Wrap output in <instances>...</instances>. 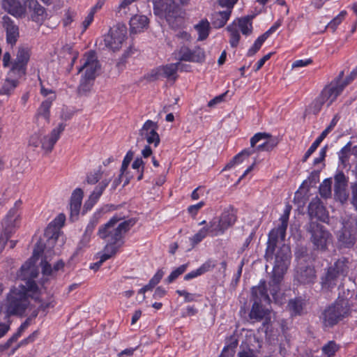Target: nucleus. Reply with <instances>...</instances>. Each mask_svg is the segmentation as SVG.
Listing matches in <instances>:
<instances>
[{
	"label": "nucleus",
	"mask_w": 357,
	"mask_h": 357,
	"mask_svg": "<svg viewBox=\"0 0 357 357\" xmlns=\"http://www.w3.org/2000/svg\"><path fill=\"white\" fill-rule=\"evenodd\" d=\"M60 236L59 228L52 224L48 225L44 231L43 237L40 238L35 245L33 251V256L38 258L45 251L46 253L54 252V248Z\"/></svg>",
	"instance_id": "obj_7"
},
{
	"label": "nucleus",
	"mask_w": 357,
	"mask_h": 357,
	"mask_svg": "<svg viewBox=\"0 0 357 357\" xmlns=\"http://www.w3.org/2000/svg\"><path fill=\"white\" fill-rule=\"evenodd\" d=\"M29 305V300L24 290L14 287L7 295L5 303L6 317L22 316Z\"/></svg>",
	"instance_id": "obj_5"
},
{
	"label": "nucleus",
	"mask_w": 357,
	"mask_h": 357,
	"mask_svg": "<svg viewBox=\"0 0 357 357\" xmlns=\"http://www.w3.org/2000/svg\"><path fill=\"white\" fill-rule=\"evenodd\" d=\"M290 259L291 250L289 247L285 244H283L275 254L273 253V275L269 282V291L273 298H275V296L280 290V284L290 264Z\"/></svg>",
	"instance_id": "obj_2"
},
{
	"label": "nucleus",
	"mask_w": 357,
	"mask_h": 357,
	"mask_svg": "<svg viewBox=\"0 0 357 357\" xmlns=\"http://www.w3.org/2000/svg\"><path fill=\"white\" fill-rule=\"evenodd\" d=\"M216 266V262L214 260L208 259L206 262H204L201 266L198 268L190 271L187 273L184 276V280L188 281L192 280L198 276H200L212 269H213Z\"/></svg>",
	"instance_id": "obj_29"
},
{
	"label": "nucleus",
	"mask_w": 357,
	"mask_h": 357,
	"mask_svg": "<svg viewBox=\"0 0 357 357\" xmlns=\"http://www.w3.org/2000/svg\"><path fill=\"white\" fill-rule=\"evenodd\" d=\"M351 152V144L348 143L346 144L338 153L339 160L344 167H346L349 164V158Z\"/></svg>",
	"instance_id": "obj_45"
},
{
	"label": "nucleus",
	"mask_w": 357,
	"mask_h": 357,
	"mask_svg": "<svg viewBox=\"0 0 357 357\" xmlns=\"http://www.w3.org/2000/svg\"><path fill=\"white\" fill-rule=\"evenodd\" d=\"M347 179L342 172L335 176L334 191L335 197L342 202L347 201L349 194L347 190Z\"/></svg>",
	"instance_id": "obj_24"
},
{
	"label": "nucleus",
	"mask_w": 357,
	"mask_h": 357,
	"mask_svg": "<svg viewBox=\"0 0 357 357\" xmlns=\"http://www.w3.org/2000/svg\"><path fill=\"white\" fill-rule=\"evenodd\" d=\"M307 213L311 220L317 218L322 222H326L328 219V213L317 197L313 198L310 202Z\"/></svg>",
	"instance_id": "obj_22"
},
{
	"label": "nucleus",
	"mask_w": 357,
	"mask_h": 357,
	"mask_svg": "<svg viewBox=\"0 0 357 357\" xmlns=\"http://www.w3.org/2000/svg\"><path fill=\"white\" fill-rule=\"evenodd\" d=\"M338 347L333 341H330L327 344L324 345L322 348L323 352L328 357L333 356L337 351Z\"/></svg>",
	"instance_id": "obj_61"
},
{
	"label": "nucleus",
	"mask_w": 357,
	"mask_h": 357,
	"mask_svg": "<svg viewBox=\"0 0 357 357\" xmlns=\"http://www.w3.org/2000/svg\"><path fill=\"white\" fill-rule=\"evenodd\" d=\"M343 227L337 234L338 243L342 247L351 248L357 239V222L355 218L344 220Z\"/></svg>",
	"instance_id": "obj_10"
},
{
	"label": "nucleus",
	"mask_w": 357,
	"mask_h": 357,
	"mask_svg": "<svg viewBox=\"0 0 357 357\" xmlns=\"http://www.w3.org/2000/svg\"><path fill=\"white\" fill-rule=\"evenodd\" d=\"M91 236L83 234L80 241L77 244L76 248V254H79L82 250L89 246V242L91 241Z\"/></svg>",
	"instance_id": "obj_63"
},
{
	"label": "nucleus",
	"mask_w": 357,
	"mask_h": 357,
	"mask_svg": "<svg viewBox=\"0 0 357 357\" xmlns=\"http://www.w3.org/2000/svg\"><path fill=\"white\" fill-rule=\"evenodd\" d=\"M93 80L87 79L85 77H82L80 83L78 86V91L79 93H86L91 91V89L93 84Z\"/></svg>",
	"instance_id": "obj_52"
},
{
	"label": "nucleus",
	"mask_w": 357,
	"mask_h": 357,
	"mask_svg": "<svg viewBox=\"0 0 357 357\" xmlns=\"http://www.w3.org/2000/svg\"><path fill=\"white\" fill-rule=\"evenodd\" d=\"M305 303L303 299L296 298L291 299L288 303V309L293 315H300L303 310Z\"/></svg>",
	"instance_id": "obj_37"
},
{
	"label": "nucleus",
	"mask_w": 357,
	"mask_h": 357,
	"mask_svg": "<svg viewBox=\"0 0 357 357\" xmlns=\"http://www.w3.org/2000/svg\"><path fill=\"white\" fill-rule=\"evenodd\" d=\"M278 144L276 137L266 132H257L250 139V146L255 151H270Z\"/></svg>",
	"instance_id": "obj_13"
},
{
	"label": "nucleus",
	"mask_w": 357,
	"mask_h": 357,
	"mask_svg": "<svg viewBox=\"0 0 357 357\" xmlns=\"http://www.w3.org/2000/svg\"><path fill=\"white\" fill-rule=\"evenodd\" d=\"M30 13L29 19L38 25H42L47 19V12L45 7L41 6L38 1L27 6Z\"/></svg>",
	"instance_id": "obj_25"
},
{
	"label": "nucleus",
	"mask_w": 357,
	"mask_h": 357,
	"mask_svg": "<svg viewBox=\"0 0 357 357\" xmlns=\"http://www.w3.org/2000/svg\"><path fill=\"white\" fill-rule=\"evenodd\" d=\"M252 294L255 298V301H257L259 303L264 301L269 303L271 301L264 280H261L258 286L252 288Z\"/></svg>",
	"instance_id": "obj_30"
},
{
	"label": "nucleus",
	"mask_w": 357,
	"mask_h": 357,
	"mask_svg": "<svg viewBox=\"0 0 357 357\" xmlns=\"http://www.w3.org/2000/svg\"><path fill=\"white\" fill-rule=\"evenodd\" d=\"M160 77H161L160 66L152 69L149 73L145 74L143 77L144 79L149 82L156 81Z\"/></svg>",
	"instance_id": "obj_55"
},
{
	"label": "nucleus",
	"mask_w": 357,
	"mask_h": 357,
	"mask_svg": "<svg viewBox=\"0 0 357 357\" xmlns=\"http://www.w3.org/2000/svg\"><path fill=\"white\" fill-rule=\"evenodd\" d=\"M149 18L145 15H136L130 20V30L131 33H138L144 31L148 27Z\"/></svg>",
	"instance_id": "obj_28"
},
{
	"label": "nucleus",
	"mask_w": 357,
	"mask_h": 357,
	"mask_svg": "<svg viewBox=\"0 0 357 357\" xmlns=\"http://www.w3.org/2000/svg\"><path fill=\"white\" fill-rule=\"evenodd\" d=\"M270 314L271 312L268 309L264 307L261 303L255 301L249 317L250 319H254L256 321H260L264 319L267 322L271 319Z\"/></svg>",
	"instance_id": "obj_27"
},
{
	"label": "nucleus",
	"mask_w": 357,
	"mask_h": 357,
	"mask_svg": "<svg viewBox=\"0 0 357 357\" xmlns=\"http://www.w3.org/2000/svg\"><path fill=\"white\" fill-rule=\"evenodd\" d=\"M211 22L214 28L223 27V11L213 13L211 15Z\"/></svg>",
	"instance_id": "obj_51"
},
{
	"label": "nucleus",
	"mask_w": 357,
	"mask_h": 357,
	"mask_svg": "<svg viewBox=\"0 0 357 357\" xmlns=\"http://www.w3.org/2000/svg\"><path fill=\"white\" fill-rule=\"evenodd\" d=\"M100 68V64L93 51L89 52L86 55L83 64L78 68V73L85 70L82 77L94 81L96 71Z\"/></svg>",
	"instance_id": "obj_15"
},
{
	"label": "nucleus",
	"mask_w": 357,
	"mask_h": 357,
	"mask_svg": "<svg viewBox=\"0 0 357 357\" xmlns=\"http://www.w3.org/2000/svg\"><path fill=\"white\" fill-rule=\"evenodd\" d=\"M306 229L310 235V240L314 249L321 251L326 250L333 238L329 231L324 225L312 220L307 225Z\"/></svg>",
	"instance_id": "obj_6"
},
{
	"label": "nucleus",
	"mask_w": 357,
	"mask_h": 357,
	"mask_svg": "<svg viewBox=\"0 0 357 357\" xmlns=\"http://www.w3.org/2000/svg\"><path fill=\"white\" fill-rule=\"evenodd\" d=\"M285 235L286 231L282 230V229L278 227L270 231L264 256L267 261L273 260V252H275L277 244L280 239L281 241L284 240Z\"/></svg>",
	"instance_id": "obj_17"
},
{
	"label": "nucleus",
	"mask_w": 357,
	"mask_h": 357,
	"mask_svg": "<svg viewBox=\"0 0 357 357\" xmlns=\"http://www.w3.org/2000/svg\"><path fill=\"white\" fill-rule=\"evenodd\" d=\"M189 266V263L183 264L174 270H173L169 275L165 279V282L171 284L175 281L180 275L183 274Z\"/></svg>",
	"instance_id": "obj_40"
},
{
	"label": "nucleus",
	"mask_w": 357,
	"mask_h": 357,
	"mask_svg": "<svg viewBox=\"0 0 357 357\" xmlns=\"http://www.w3.org/2000/svg\"><path fill=\"white\" fill-rule=\"evenodd\" d=\"M31 52L28 47H20L16 58L12 62L8 75L16 77H23L26 75L27 65L30 60Z\"/></svg>",
	"instance_id": "obj_11"
},
{
	"label": "nucleus",
	"mask_w": 357,
	"mask_h": 357,
	"mask_svg": "<svg viewBox=\"0 0 357 357\" xmlns=\"http://www.w3.org/2000/svg\"><path fill=\"white\" fill-rule=\"evenodd\" d=\"M350 312L351 307L349 300L338 298L323 311L321 319L324 326L331 327L348 317Z\"/></svg>",
	"instance_id": "obj_4"
},
{
	"label": "nucleus",
	"mask_w": 357,
	"mask_h": 357,
	"mask_svg": "<svg viewBox=\"0 0 357 357\" xmlns=\"http://www.w3.org/2000/svg\"><path fill=\"white\" fill-rule=\"evenodd\" d=\"M66 125L61 123L54 128L50 135H45L42 137L41 147L47 152H51L60 137L61 133L64 130Z\"/></svg>",
	"instance_id": "obj_23"
},
{
	"label": "nucleus",
	"mask_w": 357,
	"mask_h": 357,
	"mask_svg": "<svg viewBox=\"0 0 357 357\" xmlns=\"http://www.w3.org/2000/svg\"><path fill=\"white\" fill-rule=\"evenodd\" d=\"M326 137L322 133L315 139V141L312 144L310 147L305 153L303 158V162H306L307 160L310 158V156L316 151L317 147L319 146L321 142L326 138Z\"/></svg>",
	"instance_id": "obj_46"
},
{
	"label": "nucleus",
	"mask_w": 357,
	"mask_h": 357,
	"mask_svg": "<svg viewBox=\"0 0 357 357\" xmlns=\"http://www.w3.org/2000/svg\"><path fill=\"white\" fill-rule=\"evenodd\" d=\"M178 54L180 61L202 63L205 60L204 50L199 46L190 50L188 46L183 45L180 47Z\"/></svg>",
	"instance_id": "obj_16"
},
{
	"label": "nucleus",
	"mask_w": 357,
	"mask_h": 357,
	"mask_svg": "<svg viewBox=\"0 0 357 357\" xmlns=\"http://www.w3.org/2000/svg\"><path fill=\"white\" fill-rule=\"evenodd\" d=\"M266 40V38L264 36L261 35L259 36L255 41L253 45L248 50L247 55L248 56H252L255 54L259 50Z\"/></svg>",
	"instance_id": "obj_50"
},
{
	"label": "nucleus",
	"mask_w": 357,
	"mask_h": 357,
	"mask_svg": "<svg viewBox=\"0 0 357 357\" xmlns=\"http://www.w3.org/2000/svg\"><path fill=\"white\" fill-rule=\"evenodd\" d=\"M56 96L50 97L45 100L43 101L40 107H38L36 113L37 116L43 117L48 123L50 122V108L52 105V102L55 100Z\"/></svg>",
	"instance_id": "obj_32"
},
{
	"label": "nucleus",
	"mask_w": 357,
	"mask_h": 357,
	"mask_svg": "<svg viewBox=\"0 0 357 357\" xmlns=\"http://www.w3.org/2000/svg\"><path fill=\"white\" fill-rule=\"evenodd\" d=\"M238 0H225V24L229 20L234 6Z\"/></svg>",
	"instance_id": "obj_62"
},
{
	"label": "nucleus",
	"mask_w": 357,
	"mask_h": 357,
	"mask_svg": "<svg viewBox=\"0 0 357 357\" xmlns=\"http://www.w3.org/2000/svg\"><path fill=\"white\" fill-rule=\"evenodd\" d=\"M133 156H134L133 151L130 150L127 152L126 155H125V157L123 160L121 167L120 169L121 176H123L125 173L126 174H128V172H126V171H127V169H128L130 162L132 161V160L133 158Z\"/></svg>",
	"instance_id": "obj_53"
},
{
	"label": "nucleus",
	"mask_w": 357,
	"mask_h": 357,
	"mask_svg": "<svg viewBox=\"0 0 357 357\" xmlns=\"http://www.w3.org/2000/svg\"><path fill=\"white\" fill-rule=\"evenodd\" d=\"M36 301H38V298H35ZM38 301L40 303V305L38 307V310L46 311L48 308H52L55 306L56 302L54 299L53 295H51L47 301H43V300L40 299Z\"/></svg>",
	"instance_id": "obj_60"
},
{
	"label": "nucleus",
	"mask_w": 357,
	"mask_h": 357,
	"mask_svg": "<svg viewBox=\"0 0 357 357\" xmlns=\"http://www.w3.org/2000/svg\"><path fill=\"white\" fill-rule=\"evenodd\" d=\"M237 220L236 211L231 206L225 211V229L231 227Z\"/></svg>",
	"instance_id": "obj_43"
},
{
	"label": "nucleus",
	"mask_w": 357,
	"mask_h": 357,
	"mask_svg": "<svg viewBox=\"0 0 357 357\" xmlns=\"http://www.w3.org/2000/svg\"><path fill=\"white\" fill-rule=\"evenodd\" d=\"M294 278L301 284L314 283L316 279L315 271L312 266L300 262L296 267Z\"/></svg>",
	"instance_id": "obj_19"
},
{
	"label": "nucleus",
	"mask_w": 357,
	"mask_h": 357,
	"mask_svg": "<svg viewBox=\"0 0 357 357\" xmlns=\"http://www.w3.org/2000/svg\"><path fill=\"white\" fill-rule=\"evenodd\" d=\"M325 102L321 99V98L319 96L310 105L309 110L310 112L314 114H317L320 112L321 107Z\"/></svg>",
	"instance_id": "obj_57"
},
{
	"label": "nucleus",
	"mask_w": 357,
	"mask_h": 357,
	"mask_svg": "<svg viewBox=\"0 0 357 357\" xmlns=\"http://www.w3.org/2000/svg\"><path fill=\"white\" fill-rule=\"evenodd\" d=\"M252 22L248 17L239 19L238 22H234L227 27L229 33V43L231 47H235L238 45L240 39L239 31L243 35L248 36L252 33Z\"/></svg>",
	"instance_id": "obj_12"
},
{
	"label": "nucleus",
	"mask_w": 357,
	"mask_h": 357,
	"mask_svg": "<svg viewBox=\"0 0 357 357\" xmlns=\"http://www.w3.org/2000/svg\"><path fill=\"white\" fill-rule=\"evenodd\" d=\"M123 217L115 214L108 222L101 225L98 230L97 235L101 238L107 241L106 245H111L121 248L124 241V234L128 232L136 223V220L130 218L116 224L121 220Z\"/></svg>",
	"instance_id": "obj_1"
},
{
	"label": "nucleus",
	"mask_w": 357,
	"mask_h": 357,
	"mask_svg": "<svg viewBox=\"0 0 357 357\" xmlns=\"http://www.w3.org/2000/svg\"><path fill=\"white\" fill-rule=\"evenodd\" d=\"M126 27L123 25L118 26L115 29H110L109 33L104 38L105 45L113 51L121 48L126 36Z\"/></svg>",
	"instance_id": "obj_14"
},
{
	"label": "nucleus",
	"mask_w": 357,
	"mask_h": 357,
	"mask_svg": "<svg viewBox=\"0 0 357 357\" xmlns=\"http://www.w3.org/2000/svg\"><path fill=\"white\" fill-rule=\"evenodd\" d=\"M206 227L209 236H217L218 233L222 229V227L221 225V217L219 219H213V220L209 222V225Z\"/></svg>",
	"instance_id": "obj_42"
},
{
	"label": "nucleus",
	"mask_w": 357,
	"mask_h": 357,
	"mask_svg": "<svg viewBox=\"0 0 357 357\" xmlns=\"http://www.w3.org/2000/svg\"><path fill=\"white\" fill-rule=\"evenodd\" d=\"M39 333H40L38 330L34 331L27 337L22 340L12 349L10 354H15V352L22 347H25L31 343H33L38 338Z\"/></svg>",
	"instance_id": "obj_41"
},
{
	"label": "nucleus",
	"mask_w": 357,
	"mask_h": 357,
	"mask_svg": "<svg viewBox=\"0 0 357 357\" xmlns=\"http://www.w3.org/2000/svg\"><path fill=\"white\" fill-rule=\"evenodd\" d=\"M81 205L80 204L70 202V220L72 222H75L78 219Z\"/></svg>",
	"instance_id": "obj_59"
},
{
	"label": "nucleus",
	"mask_w": 357,
	"mask_h": 357,
	"mask_svg": "<svg viewBox=\"0 0 357 357\" xmlns=\"http://www.w3.org/2000/svg\"><path fill=\"white\" fill-rule=\"evenodd\" d=\"M2 26L6 31V43L13 47L20 37L19 27L8 15L2 17Z\"/></svg>",
	"instance_id": "obj_20"
},
{
	"label": "nucleus",
	"mask_w": 357,
	"mask_h": 357,
	"mask_svg": "<svg viewBox=\"0 0 357 357\" xmlns=\"http://www.w3.org/2000/svg\"><path fill=\"white\" fill-rule=\"evenodd\" d=\"M343 90L342 86L340 85V81L335 80L326 86L319 96L327 104V106H330Z\"/></svg>",
	"instance_id": "obj_21"
},
{
	"label": "nucleus",
	"mask_w": 357,
	"mask_h": 357,
	"mask_svg": "<svg viewBox=\"0 0 357 357\" xmlns=\"http://www.w3.org/2000/svg\"><path fill=\"white\" fill-rule=\"evenodd\" d=\"M110 180L105 179L102 180L99 184L95 188L94 190L91 192V195L93 197H96L98 199H99L100 197L102 195L103 191L107 188L109 183Z\"/></svg>",
	"instance_id": "obj_54"
},
{
	"label": "nucleus",
	"mask_w": 357,
	"mask_h": 357,
	"mask_svg": "<svg viewBox=\"0 0 357 357\" xmlns=\"http://www.w3.org/2000/svg\"><path fill=\"white\" fill-rule=\"evenodd\" d=\"M331 183L330 179H325L319 186V193L322 197L328 198L331 195Z\"/></svg>",
	"instance_id": "obj_49"
},
{
	"label": "nucleus",
	"mask_w": 357,
	"mask_h": 357,
	"mask_svg": "<svg viewBox=\"0 0 357 357\" xmlns=\"http://www.w3.org/2000/svg\"><path fill=\"white\" fill-rule=\"evenodd\" d=\"M349 270L348 260L345 258L338 259L333 266L327 269L326 274L321 278L324 288L329 289L336 285L337 278L345 276Z\"/></svg>",
	"instance_id": "obj_9"
},
{
	"label": "nucleus",
	"mask_w": 357,
	"mask_h": 357,
	"mask_svg": "<svg viewBox=\"0 0 357 357\" xmlns=\"http://www.w3.org/2000/svg\"><path fill=\"white\" fill-rule=\"evenodd\" d=\"M103 213H104V209L100 208L93 213V215L91 218L88 225H86V227L84 232V234L91 236V235L93 232V230L96 228V227L97 226V225L98 224L99 220Z\"/></svg>",
	"instance_id": "obj_36"
},
{
	"label": "nucleus",
	"mask_w": 357,
	"mask_h": 357,
	"mask_svg": "<svg viewBox=\"0 0 357 357\" xmlns=\"http://www.w3.org/2000/svg\"><path fill=\"white\" fill-rule=\"evenodd\" d=\"M255 152V149H252L251 147L243 150L241 152H240L236 156H234L232 158V160L225 166V170L233 167L236 164H240L243 162V161L245 159L248 158L250 155L253 154Z\"/></svg>",
	"instance_id": "obj_34"
},
{
	"label": "nucleus",
	"mask_w": 357,
	"mask_h": 357,
	"mask_svg": "<svg viewBox=\"0 0 357 357\" xmlns=\"http://www.w3.org/2000/svg\"><path fill=\"white\" fill-rule=\"evenodd\" d=\"M21 276L23 280H26V277H30L26 281L25 285H20L17 289L19 290H24L26 293V296L29 299V297H33L34 295H39L40 289L36 282L33 280L38 275L34 264L30 261H26L20 268Z\"/></svg>",
	"instance_id": "obj_8"
},
{
	"label": "nucleus",
	"mask_w": 357,
	"mask_h": 357,
	"mask_svg": "<svg viewBox=\"0 0 357 357\" xmlns=\"http://www.w3.org/2000/svg\"><path fill=\"white\" fill-rule=\"evenodd\" d=\"M346 15L347 12L345 10L341 11L338 15H337L328 24V28L331 29L334 31L336 29L337 26L344 20Z\"/></svg>",
	"instance_id": "obj_58"
},
{
	"label": "nucleus",
	"mask_w": 357,
	"mask_h": 357,
	"mask_svg": "<svg viewBox=\"0 0 357 357\" xmlns=\"http://www.w3.org/2000/svg\"><path fill=\"white\" fill-rule=\"evenodd\" d=\"M26 328L22 324L17 328V331L3 344H0V351H4L10 347L13 342H15L20 337Z\"/></svg>",
	"instance_id": "obj_38"
},
{
	"label": "nucleus",
	"mask_w": 357,
	"mask_h": 357,
	"mask_svg": "<svg viewBox=\"0 0 357 357\" xmlns=\"http://www.w3.org/2000/svg\"><path fill=\"white\" fill-rule=\"evenodd\" d=\"M164 275L165 272L163 269H158L149 280V283L143 287V290H145L146 291L152 290L160 282Z\"/></svg>",
	"instance_id": "obj_39"
},
{
	"label": "nucleus",
	"mask_w": 357,
	"mask_h": 357,
	"mask_svg": "<svg viewBox=\"0 0 357 357\" xmlns=\"http://www.w3.org/2000/svg\"><path fill=\"white\" fill-rule=\"evenodd\" d=\"M161 77L175 82L178 78L177 66L175 63H169L160 66Z\"/></svg>",
	"instance_id": "obj_33"
},
{
	"label": "nucleus",
	"mask_w": 357,
	"mask_h": 357,
	"mask_svg": "<svg viewBox=\"0 0 357 357\" xmlns=\"http://www.w3.org/2000/svg\"><path fill=\"white\" fill-rule=\"evenodd\" d=\"M344 72L341 71L335 80L340 81V85L342 86L344 89L348 84H349L357 76V68L354 69L350 75L346 77L344 80H342Z\"/></svg>",
	"instance_id": "obj_47"
},
{
	"label": "nucleus",
	"mask_w": 357,
	"mask_h": 357,
	"mask_svg": "<svg viewBox=\"0 0 357 357\" xmlns=\"http://www.w3.org/2000/svg\"><path fill=\"white\" fill-rule=\"evenodd\" d=\"M2 6L5 10L15 17H25L26 6L22 5L20 0H3Z\"/></svg>",
	"instance_id": "obj_26"
},
{
	"label": "nucleus",
	"mask_w": 357,
	"mask_h": 357,
	"mask_svg": "<svg viewBox=\"0 0 357 357\" xmlns=\"http://www.w3.org/2000/svg\"><path fill=\"white\" fill-rule=\"evenodd\" d=\"M121 248L112 246L111 245H105L103 252L100 257V261L102 263L105 262L107 259L114 256Z\"/></svg>",
	"instance_id": "obj_44"
},
{
	"label": "nucleus",
	"mask_w": 357,
	"mask_h": 357,
	"mask_svg": "<svg viewBox=\"0 0 357 357\" xmlns=\"http://www.w3.org/2000/svg\"><path fill=\"white\" fill-rule=\"evenodd\" d=\"M207 235L208 233L207 231L206 227H202L200 229L192 238L191 242L193 245H195L200 243Z\"/></svg>",
	"instance_id": "obj_56"
},
{
	"label": "nucleus",
	"mask_w": 357,
	"mask_h": 357,
	"mask_svg": "<svg viewBox=\"0 0 357 357\" xmlns=\"http://www.w3.org/2000/svg\"><path fill=\"white\" fill-rule=\"evenodd\" d=\"M13 228L14 224H10L9 222H3V229L0 236L6 238L7 240H9L13 233L14 232Z\"/></svg>",
	"instance_id": "obj_64"
},
{
	"label": "nucleus",
	"mask_w": 357,
	"mask_h": 357,
	"mask_svg": "<svg viewBox=\"0 0 357 357\" xmlns=\"http://www.w3.org/2000/svg\"><path fill=\"white\" fill-rule=\"evenodd\" d=\"M158 126L156 122L147 120L139 130L140 135L146 139L149 144H153L157 147L160 142L159 135L157 132Z\"/></svg>",
	"instance_id": "obj_18"
},
{
	"label": "nucleus",
	"mask_w": 357,
	"mask_h": 357,
	"mask_svg": "<svg viewBox=\"0 0 357 357\" xmlns=\"http://www.w3.org/2000/svg\"><path fill=\"white\" fill-rule=\"evenodd\" d=\"M102 174L103 172L102 170V167L100 166L98 170L95 172H89L87 174L86 181L90 185H94L99 181L102 177Z\"/></svg>",
	"instance_id": "obj_48"
},
{
	"label": "nucleus",
	"mask_w": 357,
	"mask_h": 357,
	"mask_svg": "<svg viewBox=\"0 0 357 357\" xmlns=\"http://www.w3.org/2000/svg\"><path fill=\"white\" fill-rule=\"evenodd\" d=\"M153 13L160 18H165L174 29H178L182 23V10L178 0H152Z\"/></svg>",
	"instance_id": "obj_3"
},
{
	"label": "nucleus",
	"mask_w": 357,
	"mask_h": 357,
	"mask_svg": "<svg viewBox=\"0 0 357 357\" xmlns=\"http://www.w3.org/2000/svg\"><path fill=\"white\" fill-rule=\"evenodd\" d=\"M195 29L198 33L197 40L199 41L204 40L209 35L210 23L206 19L202 20L197 24L195 25Z\"/></svg>",
	"instance_id": "obj_35"
},
{
	"label": "nucleus",
	"mask_w": 357,
	"mask_h": 357,
	"mask_svg": "<svg viewBox=\"0 0 357 357\" xmlns=\"http://www.w3.org/2000/svg\"><path fill=\"white\" fill-rule=\"evenodd\" d=\"M22 77L9 76L8 75V77L5 79V81L0 89V96H10L14 92V90L20 84L19 80Z\"/></svg>",
	"instance_id": "obj_31"
}]
</instances>
